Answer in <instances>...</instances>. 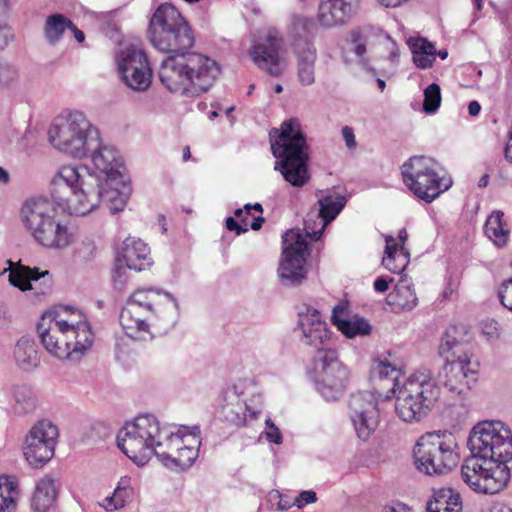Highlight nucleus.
Listing matches in <instances>:
<instances>
[{
  "instance_id": "nucleus-1",
  "label": "nucleus",
  "mask_w": 512,
  "mask_h": 512,
  "mask_svg": "<svg viewBox=\"0 0 512 512\" xmlns=\"http://www.w3.org/2000/svg\"><path fill=\"white\" fill-rule=\"evenodd\" d=\"M131 193L124 176L117 182L102 183L98 176L88 172L86 167L64 166L53 177L50 194L55 203L70 215L85 216L102 201L111 213L124 209Z\"/></svg>"
},
{
  "instance_id": "nucleus-2",
  "label": "nucleus",
  "mask_w": 512,
  "mask_h": 512,
  "mask_svg": "<svg viewBox=\"0 0 512 512\" xmlns=\"http://www.w3.org/2000/svg\"><path fill=\"white\" fill-rule=\"evenodd\" d=\"M220 72L215 60L192 52L169 55L162 61L158 74L171 93L195 97L208 91Z\"/></svg>"
},
{
  "instance_id": "nucleus-3",
  "label": "nucleus",
  "mask_w": 512,
  "mask_h": 512,
  "mask_svg": "<svg viewBox=\"0 0 512 512\" xmlns=\"http://www.w3.org/2000/svg\"><path fill=\"white\" fill-rule=\"evenodd\" d=\"M272 154L278 160L274 169L293 187H303L310 181L309 146L297 119H289L280 129L270 132Z\"/></svg>"
},
{
  "instance_id": "nucleus-4",
  "label": "nucleus",
  "mask_w": 512,
  "mask_h": 512,
  "mask_svg": "<svg viewBox=\"0 0 512 512\" xmlns=\"http://www.w3.org/2000/svg\"><path fill=\"white\" fill-rule=\"evenodd\" d=\"M464 327L452 325L445 331L439 346V354L446 357V363L439 371V381L451 393L452 401H445L448 406H465L466 395L478 379V363L471 362L458 339Z\"/></svg>"
},
{
  "instance_id": "nucleus-5",
  "label": "nucleus",
  "mask_w": 512,
  "mask_h": 512,
  "mask_svg": "<svg viewBox=\"0 0 512 512\" xmlns=\"http://www.w3.org/2000/svg\"><path fill=\"white\" fill-rule=\"evenodd\" d=\"M372 379L380 384H387L385 394L379 391H361L354 393L349 399V416L358 438L367 440L379 424L378 399H390L399 385L401 370L387 360L376 362L371 371Z\"/></svg>"
},
{
  "instance_id": "nucleus-6",
  "label": "nucleus",
  "mask_w": 512,
  "mask_h": 512,
  "mask_svg": "<svg viewBox=\"0 0 512 512\" xmlns=\"http://www.w3.org/2000/svg\"><path fill=\"white\" fill-rule=\"evenodd\" d=\"M168 426H161L151 414L137 416L119 430L117 445L135 464L143 466L153 455L159 457V451L164 448L165 435H168Z\"/></svg>"
},
{
  "instance_id": "nucleus-7",
  "label": "nucleus",
  "mask_w": 512,
  "mask_h": 512,
  "mask_svg": "<svg viewBox=\"0 0 512 512\" xmlns=\"http://www.w3.org/2000/svg\"><path fill=\"white\" fill-rule=\"evenodd\" d=\"M48 137L54 148L77 159L87 157L100 146L98 129L81 111L55 118L48 130Z\"/></svg>"
},
{
  "instance_id": "nucleus-8",
  "label": "nucleus",
  "mask_w": 512,
  "mask_h": 512,
  "mask_svg": "<svg viewBox=\"0 0 512 512\" xmlns=\"http://www.w3.org/2000/svg\"><path fill=\"white\" fill-rule=\"evenodd\" d=\"M151 44L170 55L190 53L195 38L188 22L171 4H161L153 13L148 30Z\"/></svg>"
},
{
  "instance_id": "nucleus-9",
  "label": "nucleus",
  "mask_w": 512,
  "mask_h": 512,
  "mask_svg": "<svg viewBox=\"0 0 512 512\" xmlns=\"http://www.w3.org/2000/svg\"><path fill=\"white\" fill-rule=\"evenodd\" d=\"M439 374L434 379L426 372L411 375L396 396L395 411L404 422H419L427 417L441 400Z\"/></svg>"
},
{
  "instance_id": "nucleus-10",
  "label": "nucleus",
  "mask_w": 512,
  "mask_h": 512,
  "mask_svg": "<svg viewBox=\"0 0 512 512\" xmlns=\"http://www.w3.org/2000/svg\"><path fill=\"white\" fill-rule=\"evenodd\" d=\"M52 203L44 198L29 199L21 208V221L34 238L43 247L62 249L71 241V234L67 226L55 219L53 205H56L51 196Z\"/></svg>"
},
{
  "instance_id": "nucleus-11",
  "label": "nucleus",
  "mask_w": 512,
  "mask_h": 512,
  "mask_svg": "<svg viewBox=\"0 0 512 512\" xmlns=\"http://www.w3.org/2000/svg\"><path fill=\"white\" fill-rule=\"evenodd\" d=\"M471 454L484 464L506 465L512 460V431L501 421L485 420L471 430L468 441Z\"/></svg>"
},
{
  "instance_id": "nucleus-12",
  "label": "nucleus",
  "mask_w": 512,
  "mask_h": 512,
  "mask_svg": "<svg viewBox=\"0 0 512 512\" xmlns=\"http://www.w3.org/2000/svg\"><path fill=\"white\" fill-rule=\"evenodd\" d=\"M458 444L452 433L438 431L421 436L413 450L416 468L427 475H442L459 461Z\"/></svg>"
},
{
  "instance_id": "nucleus-13",
  "label": "nucleus",
  "mask_w": 512,
  "mask_h": 512,
  "mask_svg": "<svg viewBox=\"0 0 512 512\" xmlns=\"http://www.w3.org/2000/svg\"><path fill=\"white\" fill-rule=\"evenodd\" d=\"M437 168L438 163L430 157H410L401 167L403 182L418 199L431 203L452 183L440 176Z\"/></svg>"
},
{
  "instance_id": "nucleus-14",
  "label": "nucleus",
  "mask_w": 512,
  "mask_h": 512,
  "mask_svg": "<svg viewBox=\"0 0 512 512\" xmlns=\"http://www.w3.org/2000/svg\"><path fill=\"white\" fill-rule=\"evenodd\" d=\"M313 368L316 374V390L327 401L338 400L347 388L349 371L339 360L337 351H320L314 357Z\"/></svg>"
},
{
  "instance_id": "nucleus-15",
  "label": "nucleus",
  "mask_w": 512,
  "mask_h": 512,
  "mask_svg": "<svg viewBox=\"0 0 512 512\" xmlns=\"http://www.w3.org/2000/svg\"><path fill=\"white\" fill-rule=\"evenodd\" d=\"M461 479L474 492L496 494L508 483L510 470L506 465L484 464L483 460L472 455L465 459L460 469Z\"/></svg>"
},
{
  "instance_id": "nucleus-16",
  "label": "nucleus",
  "mask_w": 512,
  "mask_h": 512,
  "mask_svg": "<svg viewBox=\"0 0 512 512\" xmlns=\"http://www.w3.org/2000/svg\"><path fill=\"white\" fill-rule=\"evenodd\" d=\"M283 251L279 276L284 285L296 286L306 278L308 243L298 230L290 229L282 236Z\"/></svg>"
},
{
  "instance_id": "nucleus-17",
  "label": "nucleus",
  "mask_w": 512,
  "mask_h": 512,
  "mask_svg": "<svg viewBox=\"0 0 512 512\" xmlns=\"http://www.w3.org/2000/svg\"><path fill=\"white\" fill-rule=\"evenodd\" d=\"M59 436L58 428L49 420L35 423L25 437L24 456L33 467H42L49 462L55 453Z\"/></svg>"
},
{
  "instance_id": "nucleus-18",
  "label": "nucleus",
  "mask_w": 512,
  "mask_h": 512,
  "mask_svg": "<svg viewBox=\"0 0 512 512\" xmlns=\"http://www.w3.org/2000/svg\"><path fill=\"white\" fill-rule=\"evenodd\" d=\"M165 435L163 444L164 448L159 451L158 459L166 467H179L180 469H186L192 466L199 454V447L191 444H186L181 429L175 430L173 425L168 426V434ZM200 434V428L194 426L191 429V435L193 436V444L200 445V441L196 439Z\"/></svg>"
},
{
  "instance_id": "nucleus-19",
  "label": "nucleus",
  "mask_w": 512,
  "mask_h": 512,
  "mask_svg": "<svg viewBox=\"0 0 512 512\" xmlns=\"http://www.w3.org/2000/svg\"><path fill=\"white\" fill-rule=\"evenodd\" d=\"M295 332L298 333L300 343L316 351V355L320 351L331 349V331L321 313L310 305L303 304L299 307Z\"/></svg>"
},
{
  "instance_id": "nucleus-20",
  "label": "nucleus",
  "mask_w": 512,
  "mask_h": 512,
  "mask_svg": "<svg viewBox=\"0 0 512 512\" xmlns=\"http://www.w3.org/2000/svg\"><path fill=\"white\" fill-rule=\"evenodd\" d=\"M136 314H131L127 311V304L122 308L119 316L120 324L125 331L126 335L132 339H137L139 333L147 332L148 328L153 321L161 320L165 325H174L175 317L174 312L171 310V315H161L162 311L160 307L163 306V302H148V303H137Z\"/></svg>"
},
{
  "instance_id": "nucleus-21",
  "label": "nucleus",
  "mask_w": 512,
  "mask_h": 512,
  "mask_svg": "<svg viewBox=\"0 0 512 512\" xmlns=\"http://www.w3.org/2000/svg\"><path fill=\"white\" fill-rule=\"evenodd\" d=\"M118 70L122 79L133 90L144 91L152 80V69L144 51L130 47L121 52Z\"/></svg>"
},
{
  "instance_id": "nucleus-22",
  "label": "nucleus",
  "mask_w": 512,
  "mask_h": 512,
  "mask_svg": "<svg viewBox=\"0 0 512 512\" xmlns=\"http://www.w3.org/2000/svg\"><path fill=\"white\" fill-rule=\"evenodd\" d=\"M68 322L57 320L55 311L46 312L37 323V332L44 348L59 359L71 356L72 342L66 338Z\"/></svg>"
},
{
  "instance_id": "nucleus-23",
  "label": "nucleus",
  "mask_w": 512,
  "mask_h": 512,
  "mask_svg": "<svg viewBox=\"0 0 512 512\" xmlns=\"http://www.w3.org/2000/svg\"><path fill=\"white\" fill-rule=\"evenodd\" d=\"M283 44V38L275 29H269L265 39L256 43L250 50V56L254 63L271 76L278 77L283 73L279 52Z\"/></svg>"
},
{
  "instance_id": "nucleus-24",
  "label": "nucleus",
  "mask_w": 512,
  "mask_h": 512,
  "mask_svg": "<svg viewBox=\"0 0 512 512\" xmlns=\"http://www.w3.org/2000/svg\"><path fill=\"white\" fill-rule=\"evenodd\" d=\"M346 203L347 198L343 195H335L330 192L322 195L317 201V204L319 205L317 217L321 219L320 228L317 230L314 228V215L308 214L304 219V230L307 237L313 241H318L326 225L332 222L340 214Z\"/></svg>"
},
{
  "instance_id": "nucleus-25",
  "label": "nucleus",
  "mask_w": 512,
  "mask_h": 512,
  "mask_svg": "<svg viewBox=\"0 0 512 512\" xmlns=\"http://www.w3.org/2000/svg\"><path fill=\"white\" fill-rule=\"evenodd\" d=\"M359 0H321L318 21L324 27L348 23L357 13Z\"/></svg>"
},
{
  "instance_id": "nucleus-26",
  "label": "nucleus",
  "mask_w": 512,
  "mask_h": 512,
  "mask_svg": "<svg viewBox=\"0 0 512 512\" xmlns=\"http://www.w3.org/2000/svg\"><path fill=\"white\" fill-rule=\"evenodd\" d=\"M359 0H321L318 21L324 27L348 23L357 13Z\"/></svg>"
},
{
  "instance_id": "nucleus-27",
  "label": "nucleus",
  "mask_w": 512,
  "mask_h": 512,
  "mask_svg": "<svg viewBox=\"0 0 512 512\" xmlns=\"http://www.w3.org/2000/svg\"><path fill=\"white\" fill-rule=\"evenodd\" d=\"M92 163L104 175L108 184L117 182L125 170L124 161L114 147L102 146L90 152Z\"/></svg>"
},
{
  "instance_id": "nucleus-28",
  "label": "nucleus",
  "mask_w": 512,
  "mask_h": 512,
  "mask_svg": "<svg viewBox=\"0 0 512 512\" xmlns=\"http://www.w3.org/2000/svg\"><path fill=\"white\" fill-rule=\"evenodd\" d=\"M150 249L141 239L126 238L118 252L117 262H125L129 269L142 271L151 265Z\"/></svg>"
},
{
  "instance_id": "nucleus-29",
  "label": "nucleus",
  "mask_w": 512,
  "mask_h": 512,
  "mask_svg": "<svg viewBox=\"0 0 512 512\" xmlns=\"http://www.w3.org/2000/svg\"><path fill=\"white\" fill-rule=\"evenodd\" d=\"M331 322L347 338L369 335L372 329L365 318L358 315L348 317L347 307L343 304H338L333 308Z\"/></svg>"
},
{
  "instance_id": "nucleus-30",
  "label": "nucleus",
  "mask_w": 512,
  "mask_h": 512,
  "mask_svg": "<svg viewBox=\"0 0 512 512\" xmlns=\"http://www.w3.org/2000/svg\"><path fill=\"white\" fill-rule=\"evenodd\" d=\"M294 51L297 54L298 80L302 85L310 86L315 82L316 49L311 42H305L303 48L301 43L297 42Z\"/></svg>"
},
{
  "instance_id": "nucleus-31",
  "label": "nucleus",
  "mask_w": 512,
  "mask_h": 512,
  "mask_svg": "<svg viewBox=\"0 0 512 512\" xmlns=\"http://www.w3.org/2000/svg\"><path fill=\"white\" fill-rule=\"evenodd\" d=\"M66 338L72 342L71 356L68 359H78L92 346L94 334L86 321L78 322L76 325L68 323Z\"/></svg>"
},
{
  "instance_id": "nucleus-32",
  "label": "nucleus",
  "mask_w": 512,
  "mask_h": 512,
  "mask_svg": "<svg viewBox=\"0 0 512 512\" xmlns=\"http://www.w3.org/2000/svg\"><path fill=\"white\" fill-rule=\"evenodd\" d=\"M427 512H461L462 500L460 494L450 487H442L433 491L427 502Z\"/></svg>"
},
{
  "instance_id": "nucleus-33",
  "label": "nucleus",
  "mask_w": 512,
  "mask_h": 512,
  "mask_svg": "<svg viewBox=\"0 0 512 512\" xmlns=\"http://www.w3.org/2000/svg\"><path fill=\"white\" fill-rule=\"evenodd\" d=\"M14 358L23 371L30 372L37 368L40 359L35 341L26 336L21 337L15 345Z\"/></svg>"
},
{
  "instance_id": "nucleus-34",
  "label": "nucleus",
  "mask_w": 512,
  "mask_h": 512,
  "mask_svg": "<svg viewBox=\"0 0 512 512\" xmlns=\"http://www.w3.org/2000/svg\"><path fill=\"white\" fill-rule=\"evenodd\" d=\"M409 263V252L403 246L398 248L392 236L386 237L385 255L382 264L394 274H400Z\"/></svg>"
},
{
  "instance_id": "nucleus-35",
  "label": "nucleus",
  "mask_w": 512,
  "mask_h": 512,
  "mask_svg": "<svg viewBox=\"0 0 512 512\" xmlns=\"http://www.w3.org/2000/svg\"><path fill=\"white\" fill-rule=\"evenodd\" d=\"M163 296L166 302V308L170 310H177L178 303L176 299L168 292L162 293L160 290L150 289H138L136 290L127 301V311L131 314H136L137 305L135 303H148V302H160L159 299Z\"/></svg>"
},
{
  "instance_id": "nucleus-36",
  "label": "nucleus",
  "mask_w": 512,
  "mask_h": 512,
  "mask_svg": "<svg viewBox=\"0 0 512 512\" xmlns=\"http://www.w3.org/2000/svg\"><path fill=\"white\" fill-rule=\"evenodd\" d=\"M57 493L54 480L50 477L40 479L35 487L31 500V507L34 512H46L52 507Z\"/></svg>"
},
{
  "instance_id": "nucleus-37",
  "label": "nucleus",
  "mask_w": 512,
  "mask_h": 512,
  "mask_svg": "<svg viewBox=\"0 0 512 512\" xmlns=\"http://www.w3.org/2000/svg\"><path fill=\"white\" fill-rule=\"evenodd\" d=\"M133 495L132 479L129 476H123L118 481L113 494L106 497L101 506L108 512L119 510L132 499Z\"/></svg>"
},
{
  "instance_id": "nucleus-38",
  "label": "nucleus",
  "mask_w": 512,
  "mask_h": 512,
  "mask_svg": "<svg viewBox=\"0 0 512 512\" xmlns=\"http://www.w3.org/2000/svg\"><path fill=\"white\" fill-rule=\"evenodd\" d=\"M223 413L227 421L236 426H242L246 423V404L239 400L235 387L226 389L224 392Z\"/></svg>"
},
{
  "instance_id": "nucleus-39",
  "label": "nucleus",
  "mask_w": 512,
  "mask_h": 512,
  "mask_svg": "<svg viewBox=\"0 0 512 512\" xmlns=\"http://www.w3.org/2000/svg\"><path fill=\"white\" fill-rule=\"evenodd\" d=\"M48 274L47 270L40 272L38 268H30L19 263L10 270L8 280L12 286L19 288L21 291H29L33 289L32 281H37Z\"/></svg>"
},
{
  "instance_id": "nucleus-40",
  "label": "nucleus",
  "mask_w": 512,
  "mask_h": 512,
  "mask_svg": "<svg viewBox=\"0 0 512 512\" xmlns=\"http://www.w3.org/2000/svg\"><path fill=\"white\" fill-rule=\"evenodd\" d=\"M504 213L502 211H493L486 220L484 231L490 240L498 247L507 244L510 230L504 221Z\"/></svg>"
},
{
  "instance_id": "nucleus-41",
  "label": "nucleus",
  "mask_w": 512,
  "mask_h": 512,
  "mask_svg": "<svg viewBox=\"0 0 512 512\" xmlns=\"http://www.w3.org/2000/svg\"><path fill=\"white\" fill-rule=\"evenodd\" d=\"M13 411L18 415H25L36 409L37 400L33 389L26 385H15L12 388Z\"/></svg>"
},
{
  "instance_id": "nucleus-42",
  "label": "nucleus",
  "mask_w": 512,
  "mask_h": 512,
  "mask_svg": "<svg viewBox=\"0 0 512 512\" xmlns=\"http://www.w3.org/2000/svg\"><path fill=\"white\" fill-rule=\"evenodd\" d=\"M70 25H72V21L62 14L56 13L48 16L44 25L47 42L50 45H55Z\"/></svg>"
},
{
  "instance_id": "nucleus-43",
  "label": "nucleus",
  "mask_w": 512,
  "mask_h": 512,
  "mask_svg": "<svg viewBox=\"0 0 512 512\" xmlns=\"http://www.w3.org/2000/svg\"><path fill=\"white\" fill-rule=\"evenodd\" d=\"M389 302L402 309L411 310L417 305L415 290L403 281L396 284L394 290L388 296Z\"/></svg>"
},
{
  "instance_id": "nucleus-44",
  "label": "nucleus",
  "mask_w": 512,
  "mask_h": 512,
  "mask_svg": "<svg viewBox=\"0 0 512 512\" xmlns=\"http://www.w3.org/2000/svg\"><path fill=\"white\" fill-rule=\"evenodd\" d=\"M313 21L304 16L295 15L292 19V35L293 46L299 42L303 48L305 42H311L309 37L311 35V28Z\"/></svg>"
},
{
  "instance_id": "nucleus-45",
  "label": "nucleus",
  "mask_w": 512,
  "mask_h": 512,
  "mask_svg": "<svg viewBox=\"0 0 512 512\" xmlns=\"http://www.w3.org/2000/svg\"><path fill=\"white\" fill-rule=\"evenodd\" d=\"M441 89L436 83H431L424 90L423 111L426 114H434L441 105Z\"/></svg>"
},
{
  "instance_id": "nucleus-46",
  "label": "nucleus",
  "mask_w": 512,
  "mask_h": 512,
  "mask_svg": "<svg viewBox=\"0 0 512 512\" xmlns=\"http://www.w3.org/2000/svg\"><path fill=\"white\" fill-rule=\"evenodd\" d=\"M13 487L0 484V512H14L16 501L12 496Z\"/></svg>"
},
{
  "instance_id": "nucleus-47",
  "label": "nucleus",
  "mask_w": 512,
  "mask_h": 512,
  "mask_svg": "<svg viewBox=\"0 0 512 512\" xmlns=\"http://www.w3.org/2000/svg\"><path fill=\"white\" fill-rule=\"evenodd\" d=\"M408 45L412 54H436L435 46L424 38H410L408 40Z\"/></svg>"
},
{
  "instance_id": "nucleus-48",
  "label": "nucleus",
  "mask_w": 512,
  "mask_h": 512,
  "mask_svg": "<svg viewBox=\"0 0 512 512\" xmlns=\"http://www.w3.org/2000/svg\"><path fill=\"white\" fill-rule=\"evenodd\" d=\"M350 40L354 45L353 52L357 56H363L366 53V41L359 29H354L350 32Z\"/></svg>"
},
{
  "instance_id": "nucleus-49",
  "label": "nucleus",
  "mask_w": 512,
  "mask_h": 512,
  "mask_svg": "<svg viewBox=\"0 0 512 512\" xmlns=\"http://www.w3.org/2000/svg\"><path fill=\"white\" fill-rule=\"evenodd\" d=\"M498 294L501 304L512 312V278L502 284Z\"/></svg>"
},
{
  "instance_id": "nucleus-50",
  "label": "nucleus",
  "mask_w": 512,
  "mask_h": 512,
  "mask_svg": "<svg viewBox=\"0 0 512 512\" xmlns=\"http://www.w3.org/2000/svg\"><path fill=\"white\" fill-rule=\"evenodd\" d=\"M17 77L16 69L6 62H0V85H8Z\"/></svg>"
},
{
  "instance_id": "nucleus-51",
  "label": "nucleus",
  "mask_w": 512,
  "mask_h": 512,
  "mask_svg": "<svg viewBox=\"0 0 512 512\" xmlns=\"http://www.w3.org/2000/svg\"><path fill=\"white\" fill-rule=\"evenodd\" d=\"M266 439L274 444H281L283 441L280 429L273 423L270 418L266 419Z\"/></svg>"
},
{
  "instance_id": "nucleus-52",
  "label": "nucleus",
  "mask_w": 512,
  "mask_h": 512,
  "mask_svg": "<svg viewBox=\"0 0 512 512\" xmlns=\"http://www.w3.org/2000/svg\"><path fill=\"white\" fill-rule=\"evenodd\" d=\"M248 222L247 218H241V223H239L235 218L228 217L226 219V228L229 231H234L236 235H241L248 231Z\"/></svg>"
},
{
  "instance_id": "nucleus-53",
  "label": "nucleus",
  "mask_w": 512,
  "mask_h": 512,
  "mask_svg": "<svg viewBox=\"0 0 512 512\" xmlns=\"http://www.w3.org/2000/svg\"><path fill=\"white\" fill-rule=\"evenodd\" d=\"M482 332L488 340H495L500 337V327L496 320H488L483 323Z\"/></svg>"
},
{
  "instance_id": "nucleus-54",
  "label": "nucleus",
  "mask_w": 512,
  "mask_h": 512,
  "mask_svg": "<svg viewBox=\"0 0 512 512\" xmlns=\"http://www.w3.org/2000/svg\"><path fill=\"white\" fill-rule=\"evenodd\" d=\"M13 39L10 26L0 19V50H3Z\"/></svg>"
},
{
  "instance_id": "nucleus-55",
  "label": "nucleus",
  "mask_w": 512,
  "mask_h": 512,
  "mask_svg": "<svg viewBox=\"0 0 512 512\" xmlns=\"http://www.w3.org/2000/svg\"><path fill=\"white\" fill-rule=\"evenodd\" d=\"M317 501V495L312 490L302 491L295 499V505L298 508H302L306 504L315 503Z\"/></svg>"
},
{
  "instance_id": "nucleus-56",
  "label": "nucleus",
  "mask_w": 512,
  "mask_h": 512,
  "mask_svg": "<svg viewBox=\"0 0 512 512\" xmlns=\"http://www.w3.org/2000/svg\"><path fill=\"white\" fill-rule=\"evenodd\" d=\"M433 56L428 54H412V59L417 67L427 69L433 65V59L431 58Z\"/></svg>"
},
{
  "instance_id": "nucleus-57",
  "label": "nucleus",
  "mask_w": 512,
  "mask_h": 512,
  "mask_svg": "<svg viewBox=\"0 0 512 512\" xmlns=\"http://www.w3.org/2000/svg\"><path fill=\"white\" fill-rule=\"evenodd\" d=\"M342 135H343L344 141L346 143V146L348 148L351 149V148H354L356 146L354 131H353V129L351 127L344 126L342 128Z\"/></svg>"
},
{
  "instance_id": "nucleus-58",
  "label": "nucleus",
  "mask_w": 512,
  "mask_h": 512,
  "mask_svg": "<svg viewBox=\"0 0 512 512\" xmlns=\"http://www.w3.org/2000/svg\"><path fill=\"white\" fill-rule=\"evenodd\" d=\"M389 288V282L384 277H378L374 281V289L377 292L383 293L386 292Z\"/></svg>"
},
{
  "instance_id": "nucleus-59",
  "label": "nucleus",
  "mask_w": 512,
  "mask_h": 512,
  "mask_svg": "<svg viewBox=\"0 0 512 512\" xmlns=\"http://www.w3.org/2000/svg\"><path fill=\"white\" fill-rule=\"evenodd\" d=\"M481 111V106L478 101L473 100L468 104V112L470 116H477Z\"/></svg>"
},
{
  "instance_id": "nucleus-60",
  "label": "nucleus",
  "mask_w": 512,
  "mask_h": 512,
  "mask_svg": "<svg viewBox=\"0 0 512 512\" xmlns=\"http://www.w3.org/2000/svg\"><path fill=\"white\" fill-rule=\"evenodd\" d=\"M73 34H74V37L75 39L79 42V43H82L84 40H85V35L83 33V31L79 30L75 25L74 23L72 22V25L69 26V28Z\"/></svg>"
},
{
  "instance_id": "nucleus-61",
  "label": "nucleus",
  "mask_w": 512,
  "mask_h": 512,
  "mask_svg": "<svg viewBox=\"0 0 512 512\" xmlns=\"http://www.w3.org/2000/svg\"><path fill=\"white\" fill-rule=\"evenodd\" d=\"M264 221L265 219L262 216L254 217L250 224V228L252 230H259L262 227Z\"/></svg>"
},
{
  "instance_id": "nucleus-62",
  "label": "nucleus",
  "mask_w": 512,
  "mask_h": 512,
  "mask_svg": "<svg viewBox=\"0 0 512 512\" xmlns=\"http://www.w3.org/2000/svg\"><path fill=\"white\" fill-rule=\"evenodd\" d=\"M386 512H410V510L403 504H396V506L388 507Z\"/></svg>"
},
{
  "instance_id": "nucleus-63",
  "label": "nucleus",
  "mask_w": 512,
  "mask_h": 512,
  "mask_svg": "<svg viewBox=\"0 0 512 512\" xmlns=\"http://www.w3.org/2000/svg\"><path fill=\"white\" fill-rule=\"evenodd\" d=\"M389 60L392 62V63H395L398 61V58H399V49L398 47L396 46L395 43H393V49L390 51L389 53Z\"/></svg>"
},
{
  "instance_id": "nucleus-64",
  "label": "nucleus",
  "mask_w": 512,
  "mask_h": 512,
  "mask_svg": "<svg viewBox=\"0 0 512 512\" xmlns=\"http://www.w3.org/2000/svg\"><path fill=\"white\" fill-rule=\"evenodd\" d=\"M10 0H0V16L8 12Z\"/></svg>"
}]
</instances>
